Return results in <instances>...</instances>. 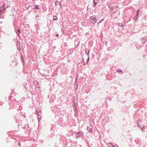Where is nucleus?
<instances>
[{"instance_id":"1","label":"nucleus","mask_w":147,"mask_h":147,"mask_svg":"<svg viewBox=\"0 0 147 147\" xmlns=\"http://www.w3.org/2000/svg\"><path fill=\"white\" fill-rule=\"evenodd\" d=\"M118 6L117 5H115L114 7H111V9L112 11H113V13H114L118 11L117 8H118Z\"/></svg>"},{"instance_id":"2","label":"nucleus","mask_w":147,"mask_h":147,"mask_svg":"<svg viewBox=\"0 0 147 147\" xmlns=\"http://www.w3.org/2000/svg\"><path fill=\"white\" fill-rule=\"evenodd\" d=\"M89 50L88 49H86L85 50V53L87 55V62H88L89 59Z\"/></svg>"},{"instance_id":"3","label":"nucleus","mask_w":147,"mask_h":147,"mask_svg":"<svg viewBox=\"0 0 147 147\" xmlns=\"http://www.w3.org/2000/svg\"><path fill=\"white\" fill-rule=\"evenodd\" d=\"M75 134H76V137L77 138H78L79 136H81L82 135V134L81 133V132L80 131L79 132H78L76 133Z\"/></svg>"},{"instance_id":"4","label":"nucleus","mask_w":147,"mask_h":147,"mask_svg":"<svg viewBox=\"0 0 147 147\" xmlns=\"http://www.w3.org/2000/svg\"><path fill=\"white\" fill-rule=\"evenodd\" d=\"M90 18L91 20H97L98 19V18L97 17H96L95 16H93L90 17Z\"/></svg>"},{"instance_id":"5","label":"nucleus","mask_w":147,"mask_h":147,"mask_svg":"<svg viewBox=\"0 0 147 147\" xmlns=\"http://www.w3.org/2000/svg\"><path fill=\"white\" fill-rule=\"evenodd\" d=\"M98 0H93V4L94 7H95L96 4L98 3Z\"/></svg>"},{"instance_id":"6","label":"nucleus","mask_w":147,"mask_h":147,"mask_svg":"<svg viewBox=\"0 0 147 147\" xmlns=\"http://www.w3.org/2000/svg\"><path fill=\"white\" fill-rule=\"evenodd\" d=\"M141 122L140 120H138L137 121V126L138 127H140V128H141V126H140V123H141Z\"/></svg>"},{"instance_id":"7","label":"nucleus","mask_w":147,"mask_h":147,"mask_svg":"<svg viewBox=\"0 0 147 147\" xmlns=\"http://www.w3.org/2000/svg\"><path fill=\"white\" fill-rule=\"evenodd\" d=\"M87 129L89 132H91L92 131V129L91 128L89 127L88 126L87 127Z\"/></svg>"},{"instance_id":"8","label":"nucleus","mask_w":147,"mask_h":147,"mask_svg":"<svg viewBox=\"0 0 147 147\" xmlns=\"http://www.w3.org/2000/svg\"><path fill=\"white\" fill-rule=\"evenodd\" d=\"M108 144L110 147H114V145L112 143H109Z\"/></svg>"},{"instance_id":"9","label":"nucleus","mask_w":147,"mask_h":147,"mask_svg":"<svg viewBox=\"0 0 147 147\" xmlns=\"http://www.w3.org/2000/svg\"><path fill=\"white\" fill-rule=\"evenodd\" d=\"M57 18L56 16H55L53 17V20L57 21Z\"/></svg>"},{"instance_id":"10","label":"nucleus","mask_w":147,"mask_h":147,"mask_svg":"<svg viewBox=\"0 0 147 147\" xmlns=\"http://www.w3.org/2000/svg\"><path fill=\"white\" fill-rule=\"evenodd\" d=\"M4 6L5 4H4V5H3L2 7V9H1V8H0V12L1 13L2 12V10H3L4 9Z\"/></svg>"},{"instance_id":"11","label":"nucleus","mask_w":147,"mask_h":147,"mask_svg":"<svg viewBox=\"0 0 147 147\" xmlns=\"http://www.w3.org/2000/svg\"><path fill=\"white\" fill-rule=\"evenodd\" d=\"M146 126H144V127H143L142 129H141V130L142 131H144V130L146 128Z\"/></svg>"},{"instance_id":"12","label":"nucleus","mask_w":147,"mask_h":147,"mask_svg":"<svg viewBox=\"0 0 147 147\" xmlns=\"http://www.w3.org/2000/svg\"><path fill=\"white\" fill-rule=\"evenodd\" d=\"M55 5L56 6L57 5H60V3L59 2L56 1L55 3Z\"/></svg>"},{"instance_id":"13","label":"nucleus","mask_w":147,"mask_h":147,"mask_svg":"<svg viewBox=\"0 0 147 147\" xmlns=\"http://www.w3.org/2000/svg\"><path fill=\"white\" fill-rule=\"evenodd\" d=\"M38 6L37 5H35V9H39V8L38 7Z\"/></svg>"},{"instance_id":"14","label":"nucleus","mask_w":147,"mask_h":147,"mask_svg":"<svg viewBox=\"0 0 147 147\" xmlns=\"http://www.w3.org/2000/svg\"><path fill=\"white\" fill-rule=\"evenodd\" d=\"M97 20H93L92 21V23L93 24H94L96 23V21Z\"/></svg>"},{"instance_id":"15","label":"nucleus","mask_w":147,"mask_h":147,"mask_svg":"<svg viewBox=\"0 0 147 147\" xmlns=\"http://www.w3.org/2000/svg\"><path fill=\"white\" fill-rule=\"evenodd\" d=\"M118 26L120 27H121L123 26V24L121 23L118 24Z\"/></svg>"},{"instance_id":"16","label":"nucleus","mask_w":147,"mask_h":147,"mask_svg":"<svg viewBox=\"0 0 147 147\" xmlns=\"http://www.w3.org/2000/svg\"><path fill=\"white\" fill-rule=\"evenodd\" d=\"M103 20V19H102L98 23V25H99V24L100 23H101L102 22V21Z\"/></svg>"},{"instance_id":"17","label":"nucleus","mask_w":147,"mask_h":147,"mask_svg":"<svg viewBox=\"0 0 147 147\" xmlns=\"http://www.w3.org/2000/svg\"><path fill=\"white\" fill-rule=\"evenodd\" d=\"M82 62H83V63H84V65H85V63H84V58H83V59H82Z\"/></svg>"},{"instance_id":"18","label":"nucleus","mask_w":147,"mask_h":147,"mask_svg":"<svg viewBox=\"0 0 147 147\" xmlns=\"http://www.w3.org/2000/svg\"><path fill=\"white\" fill-rule=\"evenodd\" d=\"M135 20H134V21H136L137 20V17L136 16L135 17Z\"/></svg>"},{"instance_id":"19","label":"nucleus","mask_w":147,"mask_h":147,"mask_svg":"<svg viewBox=\"0 0 147 147\" xmlns=\"http://www.w3.org/2000/svg\"><path fill=\"white\" fill-rule=\"evenodd\" d=\"M17 31L19 32V34H20V31L19 29Z\"/></svg>"},{"instance_id":"20","label":"nucleus","mask_w":147,"mask_h":147,"mask_svg":"<svg viewBox=\"0 0 147 147\" xmlns=\"http://www.w3.org/2000/svg\"><path fill=\"white\" fill-rule=\"evenodd\" d=\"M117 72H121V73L122 74H123V72H122V71L121 70H119V71H117Z\"/></svg>"},{"instance_id":"21","label":"nucleus","mask_w":147,"mask_h":147,"mask_svg":"<svg viewBox=\"0 0 147 147\" xmlns=\"http://www.w3.org/2000/svg\"><path fill=\"white\" fill-rule=\"evenodd\" d=\"M140 11V9H138L137 10V12L138 13V12H139Z\"/></svg>"},{"instance_id":"22","label":"nucleus","mask_w":147,"mask_h":147,"mask_svg":"<svg viewBox=\"0 0 147 147\" xmlns=\"http://www.w3.org/2000/svg\"><path fill=\"white\" fill-rule=\"evenodd\" d=\"M138 12H137V14H136V16H138Z\"/></svg>"},{"instance_id":"23","label":"nucleus","mask_w":147,"mask_h":147,"mask_svg":"<svg viewBox=\"0 0 147 147\" xmlns=\"http://www.w3.org/2000/svg\"><path fill=\"white\" fill-rule=\"evenodd\" d=\"M18 145L19 146H20V143H18Z\"/></svg>"},{"instance_id":"24","label":"nucleus","mask_w":147,"mask_h":147,"mask_svg":"<svg viewBox=\"0 0 147 147\" xmlns=\"http://www.w3.org/2000/svg\"><path fill=\"white\" fill-rule=\"evenodd\" d=\"M58 35V34H57L56 35V36H57Z\"/></svg>"},{"instance_id":"25","label":"nucleus","mask_w":147,"mask_h":147,"mask_svg":"<svg viewBox=\"0 0 147 147\" xmlns=\"http://www.w3.org/2000/svg\"><path fill=\"white\" fill-rule=\"evenodd\" d=\"M115 146L117 147H118V146L117 145H115Z\"/></svg>"},{"instance_id":"26","label":"nucleus","mask_w":147,"mask_h":147,"mask_svg":"<svg viewBox=\"0 0 147 147\" xmlns=\"http://www.w3.org/2000/svg\"><path fill=\"white\" fill-rule=\"evenodd\" d=\"M35 0H33V1H34Z\"/></svg>"}]
</instances>
